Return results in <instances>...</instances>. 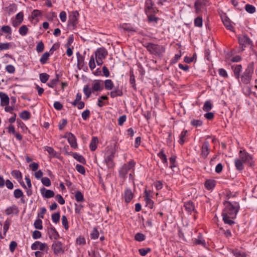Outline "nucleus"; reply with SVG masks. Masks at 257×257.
I'll use <instances>...</instances> for the list:
<instances>
[{
    "label": "nucleus",
    "mask_w": 257,
    "mask_h": 257,
    "mask_svg": "<svg viewBox=\"0 0 257 257\" xmlns=\"http://www.w3.org/2000/svg\"><path fill=\"white\" fill-rule=\"evenodd\" d=\"M1 105L2 106L8 105L10 103L9 96L3 92H0Z\"/></svg>",
    "instance_id": "a211bd4d"
},
{
    "label": "nucleus",
    "mask_w": 257,
    "mask_h": 257,
    "mask_svg": "<svg viewBox=\"0 0 257 257\" xmlns=\"http://www.w3.org/2000/svg\"><path fill=\"white\" fill-rule=\"evenodd\" d=\"M102 81L98 80L92 84V92L101 91L103 89V84L101 83Z\"/></svg>",
    "instance_id": "412c9836"
},
{
    "label": "nucleus",
    "mask_w": 257,
    "mask_h": 257,
    "mask_svg": "<svg viewBox=\"0 0 257 257\" xmlns=\"http://www.w3.org/2000/svg\"><path fill=\"white\" fill-rule=\"evenodd\" d=\"M213 219H214V221L216 222V223L217 225V227L219 228V230H218V233L221 234H225V230L223 229V227H222L221 226H220V224L218 223V217L216 216H215L214 217Z\"/></svg>",
    "instance_id": "37998d69"
},
{
    "label": "nucleus",
    "mask_w": 257,
    "mask_h": 257,
    "mask_svg": "<svg viewBox=\"0 0 257 257\" xmlns=\"http://www.w3.org/2000/svg\"><path fill=\"white\" fill-rule=\"evenodd\" d=\"M113 158L114 154L112 153L109 155L107 156L104 159L105 163L109 168H112L114 166Z\"/></svg>",
    "instance_id": "f3484780"
},
{
    "label": "nucleus",
    "mask_w": 257,
    "mask_h": 257,
    "mask_svg": "<svg viewBox=\"0 0 257 257\" xmlns=\"http://www.w3.org/2000/svg\"><path fill=\"white\" fill-rule=\"evenodd\" d=\"M241 60V57L239 55H235L230 58H226V62L227 60L232 62H238Z\"/></svg>",
    "instance_id": "864d4df0"
},
{
    "label": "nucleus",
    "mask_w": 257,
    "mask_h": 257,
    "mask_svg": "<svg viewBox=\"0 0 257 257\" xmlns=\"http://www.w3.org/2000/svg\"><path fill=\"white\" fill-rule=\"evenodd\" d=\"M41 182L44 185L47 187L50 186L51 184L50 179L46 177L42 178L41 179Z\"/></svg>",
    "instance_id": "774afa93"
},
{
    "label": "nucleus",
    "mask_w": 257,
    "mask_h": 257,
    "mask_svg": "<svg viewBox=\"0 0 257 257\" xmlns=\"http://www.w3.org/2000/svg\"><path fill=\"white\" fill-rule=\"evenodd\" d=\"M40 192L43 197L46 198H50L55 196V193L51 190L47 189L45 187H43L40 189Z\"/></svg>",
    "instance_id": "2eb2a0df"
},
{
    "label": "nucleus",
    "mask_w": 257,
    "mask_h": 257,
    "mask_svg": "<svg viewBox=\"0 0 257 257\" xmlns=\"http://www.w3.org/2000/svg\"><path fill=\"white\" fill-rule=\"evenodd\" d=\"M245 9L249 14H253L255 12V8L250 4H246L245 6Z\"/></svg>",
    "instance_id": "603ef678"
},
{
    "label": "nucleus",
    "mask_w": 257,
    "mask_h": 257,
    "mask_svg": "<svg viewBox=\"0 0 257 257\" xmlns=\"http://www.w3.org/2000/svg\"><path fill=\"white\" fill-rule=\"evenodd\" d=\"M157 156L160 158L161 160L163 163L166 164V166L168 165V159L167 158V156L164 153V151L163 149H162L161 151L158 153Z\"/></svg>",
    "instance_id": "c85d7f7f"
},
{
    "label": "nucleus",
    "mask_w": 257,
    "mask_h": 257,
    "mask_svg": "<svg viewBox=\"0 0 257 257\" xmlns=\"http://www.w3.org/2000/svg\"><path fill=\"white\" fill-rule=\"evenodd\" d=\"M48 233L49 237L51 239L57 240L60 238V235L55 228L53 226H51L48 228Z\"/></svg>",
    "instance_id": "ddd939ff"
},
{
    "label": "nucleus",
    "mask_w": 257,
    "mask_h": 257,
    "mask_svg": "<svg viewBox=\"0 0 257 257\" xmlns=\"http://www.w3.org/2000/svg\"><path fill=\"white\" fill-rule=\"evenodd\" d=\"M45 150L52 157H55L56 155V152L54 149L51 147L46 146Z\"/></svg>",
    "instance_id": "13d9d810"
},
{
    "label": "nucleus",
    "mask_w": 257,
    "mask_h": 257,
    "mask_svg": "<svg viewBox=\"0 0 257 257\" xmlns=\"http://www.w3.org/2000/svg\"><path fill=\"white\" fill-rule=\"evenodd\" d=\"M78 66H83L84 64V57L79 52L76 53Z\"/></svg>",
    "instance_id": "e433bc0d"
},
{
    "label": "nucleus",
    "mask_w": 257,
    "mask_h": 257,
    "mask_svg": "<svg viewBox=\"0 0 257 257\" xmlns=\"http://www.w3.org/2000/svg\"><path fill=\"white\" fill-rule=\"evenodd\" d=\"M207 3V1L205 0H197L196 1L194 7L196 11H200L204 6L206 5Z\"/></svg>",
    "instance_id": "a878e982"
},
{
    "label": "nucleus",
    "mask_w": 257,
    "mask_h": 257,
    "mask_svg": "<svg viewBox=\"0 0 257 257\" xmlns=\"http://www.w3.org/2000/svg\"><path fill=\"white\" fill-rule=\"evenodd\" d=\"M134 197V193L130 188H126L122 194V198L126 203H130Z\"/></svg>",
    "instance_id": "f8f14e48"
},
{
    "label": "nucleus",
    "mask_w": 257,
    "mask_h": 257,
    "mask_svg": "<svg viewBox=\"0 0 257 257\" xmlns=\"http://www.w3.org/2000/svg\"><path fill=\"white\" fill-rule=\"evenodd\" d=\"M151 54L156 56H161L165 51V48L162 45L151 43H146L143 44Z\"/></svg>",
    "instance_id": "7ed1b4c3"
},
{
    "label": "nucleus",
    "mask_w": 257,
    "mask_h": 257,
    "mask_svg": "<svg viewBox=\"0 0 257 257\" xmlns=\"http://www.w3.org/2000/svg\"><path fill=\"white\" fill-rule=\"evenodd\" d=\"M34 226L36 229H42L43 228L42 221L40 219H37L35 221Z\"/></svg>",
    "instance_id": "e2e57ef3"
},
{
    "label": "nucleus",
    "mask_w": 257,
    "mask_h": 257,
    "mask_svg": "<svg viewBox=\"0 0 257 257\" xmlns=\"http://www.w3.org/2000/svg\"><path fill=\"white\" fill-rule=\"evenodd\" d=\"M144 197L145 201L146 203V206L149 207L150 209H152L153 208L154 202L150 198V194L149 192L145 190L144 192Z\"/></svg>",
    "instance_id": "dca6fc26"
},
{
    "label": "nucleus",
    "mask_w": 257,
    "mask_h": 257,
    "mask_svg": "<svg viewBox=\"0 0 257 257\" xmlns=\"http://www.w3.org/2000/svg\"><path fill=\"white\" fill-rule=\"evenodd\" d=\"M105 89L107 90H112L114 87V84L111 79H106L104 81Z\"/></svg>",
    "instance_id": "473e14b6"
},
{
    "label": "nucleus",
    "mask_w": 257,
    "mask_h": 257,
    "mask_svg": "<svg viewBox=\"0 0 257 257\" xmlns=\"http://www.w3.org/2000/svg\"><path fill=\"white\" fill-rule=\"evenodd\" d=\"M32 250L40 249V250L45 251L46 253L49 250V246L46 243H42L39 241L34 242L31 246Z\"/></svg>",
    "instance_id": "6e6552de"
},
{
    "label": "nucleus",
    "mask_w": 257,
    "mask_h": 257,
    "mask_svg": "<svg viewBox=\"0 0 257 257\" xmlns=\"http://www.w3.org/2000/svg\"><path fill=\"white\" fill-rule=\"evenodd\" d=\"M7 10L9 14H13L17 10V6L15 4H12L7 8Z\"/></svg>",
    "instance_id": "49530a36"
},
{
    "label": "nucleus",
    "mask_w": 257,
    "mask_h": 257,
    "mask_svg": "<svg viewBox=\"0 0 257 257\" xmlns=\"http://www.w3.org/2000/svg\"><path fill=\"white\" fill-rule=\"evenodd\" d=\"M76 170L80 174L84 175L85 174V168L81 165L77 164L75 166Z\"/></svg>",
    "instance_id": "338daca9"
},
{
    "label": "nucleus",
    "mask_w": 257,
    "mask_h": 257,
    "mask_svg": "<svg viewBox=\"0 0 257 257\" xmlns=\"http://www.w3.org/2000/svg\"><path fill=\"white\" fill-rule=\"evenodd\" d=\"M83 92L87 98H88L90 97L91 93L92 92V89L91 90V88L88 85H86L84 86L83 88Z\"/></svg>",
    "instance_id": "58836bf2"
},
{
    "label": "nucleus",
    "mask_w": 257,
    "mask_h": 257,
    "mask_svg": "<svg viewBox=\"0 0 257 257\" xmlns=\"http://www.w3.org/2000/svg\"><path fill=\"white\" fill-rule=\"evenodd\" d=\"M194 242L195 244L205 245V242L202 236L199 234L197 238H195Z\"/></svg>",
    "instance_id": "ea45409f"
},
{
    "label": "nucleus",
    "mask_w": 257,
    "mask_h": 257,
    "mask_svg": "<svg viewBox=\"0 0 257 257\" xmlns=\"http://www.w3.org/2000/svg\"><path fill=\"white\" fill-rule=\"evenodd\" d=\"M75 200L78 202H82L84 201L83 194L79 191L76 192L75 195Z\"/></svg>",
    "instance_id": "a19ab883"
},
{
    "label": "nucleus",
    "mask_w": 257,
    "mask_h": 257,
    "mask_svg": "<svg viewBox=\"0 0 257 257\" xmlns=\"http://www.w3.org/2000/svg\"><path fill=\"white\" fill-rule=\"evenodd\" d=\"M228 251L230 254H232L235 257H246V254L238 249H232L228 248Z\"/></svg>",
    "instance_id": "bb28decb"
},
{
    "label": "nucleus",
    "mask_w": 257,
    "mask_h": 257,
    "mask_svg": "<svg viewBox=\"0 0 257 257\" xmlns=\"http://www.w3.org/2000/svg\"><path fill=\"white\" fill-rule=\"evenodd\" d=\"M11 224V221L9 219H7L4 223L3 227L4 234L5 235L9 229L10 225Z\"/></svg>",
    "instance_id": "69168bd1"
},
{
    "label": "nucleus",
    "mask_w": 257,
    "mask_h": 257,
    "mask_svg": "<svg viewBox=\"0 0 257 257\" xmlns=\"http://www.w3.org/2000/svg\"><path fill=\"white\" fill-rule=\"evenodd\" d=\"M14 196L16 198L19 199L21 197H23L24 195L23 191L21 189H17L15 190L14 192Z\"/></svg>",
    "instance_id": "3c124183"
},
{
    "label": "nucleus",
    "mask_w": 257,
    "mask_h": 257,
    "mask_svg": "<svg viewBox=\"0 0 257 257\" xmlns=\"http://www.w3.org/2000/svg\"><path fill=\"white\" fill-rule=\"evenodd\" d=\"M68 141L70 144L71 147L74 149H76L77 147V144L76 142V139L74 135L72 133H69L67 136Z\"/></svg>",
    "instance_id": "6ab92c4d"
},
{
    "label": "nucleus",
    "mask_w": 257,
    "mask_h": 257,
    "mask_svg": "<svg viewBox=\"0 0 257 257\" xmlns=\"http://www.w3.org/2000/svg\"><path fill=\"white\" fill-rule=\"evenodd\" d=\"M184 207L185 210L189 213H191L193 211H195L194 204L191 201L185 202Z\"/></svg>",
    "instance_id": "4be33fe9"
},
{
    "label": "nucleus",
    "mask_w": 257,
    "mask_h": 257,
    "mask_svg": "<svg viewBox=\"0 0 257 257\" xmlns=\"http://www.w3.org/2000/svg\"><path fill=\"white\" fill-rule=\"evenodd\" d=\"M253 73V63L248 64L247 68L245 70L242 75H240L239 78L240 82L244 84H247L250 83L252 75Z\"/></svg>",
    "instance_id": "20e7f679"
},
{
    "label": "nucleus",
    "mask_w": 257,
    "mask_h": 257,
    "mask_svg": "<svg viewBox=\"0 0 257 257\" xmlns=\"http://www.w3.org/2000/svg\"><path fill=\"white\" fill-rule=\"evenodd\" d=\"M12 175L16 179H17L19 181L22 180V175L21 172L18 170H15L12 171Z\"/></svg>",
    "instance_id": "c9c22d12"
},
{
    "label": "nucleus",
    "mask_w": 257,
    "mask_h": 257,
    "mask_svg": "<svg viewBox=\"0 0 257 257\" xmlns=\"http://www.w3.org/2000/svg\"><path fill=\"white\" fill-rule=\"evenodd\" d=\"M19 32L21 35L24 36L27 34L28 29L26 25H23L19 28Z\"/></svg>",
    "instance_id": "8fccbe9b"
},
{
    "label": "nucleus",
    "mask_w": 257,
    "mask_h": 257,
    "mask_svg": "<svg viewBox=\"0 0 257 257\" xmlns=\"http://www.w3.org/2000/svg\"><path fill=\"white\" fill-rule=\"evenodd\" d=\"M235 24L232 22L229 18L226 16V29L230 30L235 34L234 26Z\"/></svg>",
    "instance_id": "5701e85b"
},
{
    "label": "nucleus",
    "mask_w": 257,
    "mask_h": 257,
    "mask_svg": "<svg viewBox=\"0 0 257 257\" xmlns=\"http://www.w3.org/2000/svg\"><path fill=\"white\" fill-rule=\"evenodd\" d=\"M239 157L244 163L247 164L249 166L253 165V162L251 161V156L244 151H240L239 152Z\"/></svg>",
    "instance_id": "1a4fd4ad"
},
{
    "label": "nucleus",
    "mask_w": 257,
    "mask_h": 257,
    "mask_svg": "<svg viewBox=\"0 0 257 257\" xmlns=\"http://www.w3.org/2000/svg\"><path fill=\"white\" fill-rule=\"evenodd\" d=\"M42 15V13L38 10H34L31 15V18L33 20L36 19L38 17Z\"/></svg>",
    "instance_id": "052dcab7"
},
{
    "label": "nucleus",
    "mask_w": 257,
    "mask_h": 257,
    "mask_svg": "<svg viewBox=\"0 0 257 257\" xmlns=\"http://www.w3.org/2000/svg\"><path fill=\"white\" fill-rule=\"evenodd\" d=\"M44 44L42 41L38 42L37 46H36V51L38 53H41L43 52L44 50Z\"/></svg>",
    "instance_id": "5fc2aeb1"
},
{
    "label": "nucleus",
    "mask_w": 257,
    "mask_h": 257,
    "mask_svg": "<svg viewBox=\"0 0 257 257\" xmlns=\"http://www.w3.org/2000/svg\"><path fill=\"white\" fill-rule=\"evenodd\" d=\"M51 54L49 52H45L40 59V62L42 64H46L49 59Z\"/></svg>",
    "instance_id": "2f4dec72"
},
{
    "label": "nucleus",
    "mask_w": 257,
    "mask_h": 257,
    "mask_svg": "<svg viewBox=\"0 0 257 257\" xmlns=\"http://www.w3.org/2000/svg\"><path fill=\"white\" fill-rule=\"evenodd\" d=\"M238 39L239 44L242 47H246L247 46L252 45V42L247 34L239 36Z\"/></svg>",
    "instance_id": "9d476101"
},
{
    "label": "nucleus",
    "mask_w": 257,
    "mask_h": 257,
    "mask_svg": "<svg viewBox=\"0 0 257 257\" xmlns=\"http://www.w3.org/2000/svg\"><path fill=\"white\" fill-rule=\"evenodd\" d=\"M3 33L8 34L10 35L12 34L11 28L8 25L3 26L2 28H0V36L3 35Z\"/></svg>",
    "instance_id": "72a5a7b5"
},
{
    "label": "nucleus",
    "mask_w": 257,
    "mask_h": 257,
    "mask_svg": "<svg viewBox=\"0 0 257 257\" xmlns=\"http://www.w3.org/2000/svg\"><path fill=\"white\" fill-rule=\"evenodd\" d=\"M51 248L55 255H58L64 252L63 244L60 241H54L52 244Z\"/></svg>",
    "instance_id": "0eeeda50"
},
{
    "label": "nucleus",
    "mask_w": 257,
    "mask_h": 257,
    "mask_svg": "<svg viewBox=\"0 0 257 257\" xmlns=\"http://www.w3.org/2000/svg\"><path fill=\"white\" fill-rule=\"evenodd\" d=\"M98 143V138L96 137H93L89 145V148L91 151H94L97 149Z\"/></svg>",
    "instance_id": "cd10ccee"
},
{
    "label": "nucleus",
    "mask_w": 257,
    "mask_h": 257,
    "mask_svg": "<svg viewBox=\"0 0 257 257\" xmlns=\"http://www.w3.org/2000/svg\"><path fill=\"white\" fill-rule=\"evenodd\" d=\"M187 133V130H184L183 131H182L180 136H179V140L178 141V142L179 143V144L180 145H183L184 142H185V137H186V134Z\"/></svg>",
    "instance_id": "c03bdc74"
},
{
    "label": "nucleus",
    "mask_w": 257,
    "mask_h": 257,
    "mask_svg": "<svg viewBox=\"0 0 257 257\" xmlns=\"http://www.w3.org/2000/svg\"><path fill=\"white\" fill-rule=\"evenodd\" d=\"M151 250L150 248L147 247V248H140L139 249V253L142 256H145L146 255L148 252H150Z\"/></svg>",
    "instance_id": "0e129e2a"
},
{
    "label": "nucleus",
    "mask_w": 257,
    "mask_h": 257,
    "mask_svg": "<svg viewBox=\"0 0 257 257\" xmlns=\"http://www.w3.org/2000/svg\"><path fill=\"white\" fill-rule=\"evenodd\" d=\"M20 117L23 120H28L31 117V113L27 110H24L20 114Z\"/></svg>",
    "instance_id": "79ce46f5"
},
{
    "label": "nucleus",
    "mask_w": 257,
    "mask_h": 257,
    "mask_svg": "<svg viewBox=\"0 0 257 257\" xmlns=\"http://www.w3.org/2000/svg\"><path fill=\"white\" fill-rule=\"evenodd\" d=\"M130 82L132 85V87L135 90H137V87L136 84L135 77L133 72V71H130Z\"/></svg>",
    "instance_id": "f704fd0d"
},
{
    "label": "nucleus",
    "mask_w": 257,
    "mask_h": 257,
    "mask_svg": "<svg viewBox=\"0 0 257 257\" xmlns=\"http://www.w3.org/2000/svg\"><path fill=\"white\" fill-rule=\"evenodd\" d=\"M135 166V162L131 160L126 164H124L119 170V176L122 179L126 178L128 172Z\"/></svg>",
    "instance_id": "39448f33"
},
{
    "label": "nucleus",
    "mask_w": 257,
    "mask_h": 257,
    "mask_svg": "<svg viewBox=\"0 0 257 257\" xmlns=\"http://www.w3.org/2000/svg\"><path fill=\"white\" fill-rule=\"evenodd\" d=\"M215 181L212 179L207 180L205 182V188L207 190L213 189L215 186Z\"/></svg>",
    "instance_id": "c756f323"
},
{
    "label": "nucleus",
    "mask_w": 257,
    "mask_h": 257,
    "mask_svg": "<svg viewBox=\"0 0 257 257\" xmlns=\"http://www.w3.org/2000/svg\"><path fill=\"white\" fill-rule=\"evenodd\" d=\"M144 9L146 14L157 13L159 12V10L155 7V3L152 0L146 1Z\"/></svg>",
    "instance_id": "423d86ee"
},
{
    "label": "nucleus",
    "mask_w": 257,
    "mask_h": 257,
    "mask_svg": "<svg viewBox=\"0 0 257 257\" xmlns=\"http://www.w3.org/2000/svg\"><path fill=\"white\" fill-rule=\"evenodd\" d=\"M108 55V52L104 47H101L97 49L95 52V56L92 55L89 62V66L91 70L95 68V59L97 65L101 66L103 62V60L105 59Z\"/></svg>",
    "instance_id": "f257e3e1"
},
{
    "label": "nucleus",
    "mask_w": 257,
    "mask_h": 257,
    "mask_svg": "<svg viewBox=\"0 0 257 257\" xmlns=\"http://www.w3.org/2000/svg\"><path fill=\"white\" fill-rule=\"evenodd\" d=\"M78 13L77 11H73L69 17L68 25L74 29L78 23Z\"/></svg>",
    "instance_id": "9b49d317"
},
{
    "label": "nucleus",
    "mask_w": 257,
    "mask_h": 257,
    "mask_svg": "<svg viewBox=\"0 0 257 257\" xmlns=\"http://www.w3.org/2000/svg\"><path fill=\"white\" fill-rule=\"evenodd\" d=\"M109 94L112 98H114L117 96H121L123 95L122 90L119 89L118 87H115L114 89L111 91Z\"/></svg>",
    "instance_id": "393cba45"
},
{
    "label": "nucleus",
    "mask_w": 257,
    "mask_h": 257,
    "mask_svg": "<svg viewBox=\"0 0 257 257\" xmlns=\"http://www.w3.org/2000/svg\"><path fill=\"white\" fill-rule=\"evenodd\" d=\"M240 206L238 202L226 201V213L231 219H234L239 210Z\"/></svg>",
    "instance_id": "f03ea898"
},
{
    "label": "nucleus",
    "mask_w": 257,
    "mask_h": 257,
    "mask_svg": "<svg viewBox=\"0 0 257 257\" xmlns=\"http://www.w3.org/2000/svg\"><path fill=\"white\" fill-rule=\"evenodd\" d=\"M11 47L10 43H0V51L8 50Z\"/></svg>",
    "instance_id": "4d7b16f0"
},
{
    "label": "nucleus",
    "mask_w": 257,
    "mask_h": 257,
    "mask_svg": "<svg viewBox=\"0 0 257 257\" xmlns=\"http://www.w3.org/2000/svg\"><path fill=\"white\" fill-rule=\"evenodd\" d=\"M49 77V75L46 73H42L39 75L40 81L42 83H46L48 80Z\"/></svg>",
    "instance_id": "de8ad7c7"
},
{
    "label": "nucleus",
    "mask_w": 257,
    "mask_h": 257,
    "mask_svg": "<svg viewBox=\"0 0 257 257\" xmlns=\"http://www.w3.org/2000/svg\"><path fill=\"white\" fill-rule=\"evenodd\" d=\"M209 143L208 141H205L201 147V155L204 158H205L210 152Z\"/></svg>",
    "instance_id": "4468645a"
},
{
    "label": "nucleus",
    "mask_w": 257,
    "mask_h": 257,
    "mask_svg": "<svg viewBox=\"0 0 257 257\" xmlns=\"http://www.w3.org/2000/svg\"><path fill=\"white\" fill-rule=\"evenodd\" d=\"M212 105L211 102L210 101H206L204 103L202 109L204 111L208 112L212 109Z\"/></svg>",
    "instance_id": "a18cd8bd"
},
{
    "label": "nucleus",
    "mask_w": 257,
    "mask_h": 257,
    "mask_svg": "<svg viewBox=\"0 0 257 257\" xmlns=\"http://www.w3.org/2000/svg\"><path fill=\"white\" fill-rule=\"evenodd\" d=\"M155 14L156 13H150V14H146L148 17L149 22H154L156 24L157 23L159 19L158 17H156L154 15V14Z\"/></svg>",
    "instance_id": "4c0bfd02"
},
{
    "label": "nucleus",
    "mask_w": 257,
    "mask_h": 257,
    "mask_svg": "<svg viewBox=\"0 0 257 257\" xmlns=\"http://www.w3.org/2000/svg\"><path fill=\"white\" fill-rule=\"evenodd\" d=\"M235 165L237 170L242 171L243 169V161L241 160H236L235 162Z\"/></svg>",
    "instance_id": "bf43d9fd"
},
{
    "label": "nucleus",
    "mask_w": 257,
    "mask_h": 257,
    "mask_svg": "<svg viewBox=\"0 0 257 257\" xmlns=\"http://www.w3.org/2000/svg\"><path fill=\"white\" fill-rule=\"evenodd\" d=\"M135 238L137 241H142L145 239L146 237L144 234L138 232L136 234Z\"/></svg>",
    "instance_id": "680f3d73"
},
{
    "label": "nucleus",
    "mask_w": 257,
    "mask_h": 257,
    "mask_svg": "<svg viewBox=\"0 0 257 257\" xmlns=\"http://www.w3.org/2000/svg\"><path fill=\"white\" fill-rule=\"evenodd\" d=\"M72 156L73 158L76 159L77 161H78L79 162L85 164L86 163V160L85 159L83 156H82L81 155H79V154L77 153H73Z\"/></svg>",
    "instance_id": "7c9ffc66"
},
{
    "label": "nucleus",
    "mask_w": 257,
    "mask_h": 257,
    "mask_svg": "<svg viewBox=\"0 0 257 257\" xmlns=\"http://www.w3.org/2000/svg\"><path fill=\"white\" fill-rule=\"evenodd\" d=\"M60 218V213L59 212L54 213L52 215V221L55 223H57L58 222H59Z\"/></svg>",
    "instance_id": "6e6d98bb"
},
{
    "label": "nucleus",
    "mask_w": 257,
    "mask_h": 257,
    "mask_svg": "<svg viewBox=\"0 0 257 257\" xmlns=\"http://www.w3.org/2000/svg\"><path fill=\"white\" fill-rule=\"evenodd\" d=\"M231 68L233 70L234 75L235 78L239 79L240 77V73L242 70L241 65L238 64L232 65Z\"/></svg>",
    "instance_id": "aec40b11"
},
{
    "label": "nucleus",
    "mask_w": 257,
    "mask_h": 257,
    "mask_svg": "<svg viewBox=\"0 0 257 257\" xmlns=\"http://www.w3.org/2000/svg\"><path fill=\"white\" fill-rule=\"evenodd\" d=\"M18 212L19 209L16 205H13L12 206L8 207L5 210V213L7 215H10L14 213L17 214Z\"/></svg>",
    "instance_id": "b1692460"
},
{
    "label": "nucleus",
    "mask_w": 257,
    "mask_h": 257,
    "mask_svg": "<svg viewBox=\"0 0 257 257\" xmlns=\"http://www.w3.org/2000/svg\"><path fill=\"white\" fill-rule=\"evenodd\" d=\"M194 26L197 27L201 28L202 27V18L200 16L196 18L194 22Z\"/></svg>",
    "instance_id": "09e8293b"
}]
</instances>
